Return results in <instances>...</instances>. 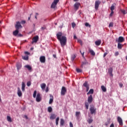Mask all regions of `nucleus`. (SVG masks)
Instances as JSON below:
<instances>
[{
    "mask_svg": "<svg viewBox=\"0 0 127 127\" xmlns=\"http://www.w3.org/2000/svg\"><path fill=\"white\" fill-rule=\"evenodd\" d=\"M57 38L60 42L62 47L64 48V46L67 44V38L64 36H62V32H59L57 35Z\"/></svg>",
    "mask_w": 127,
    "mask_h": 127,
    "instance_id": "1",
    "label": "nucleus"
},
{
    "mask_svg": "<svg viewBox=\"0 0 127 127\" xmlns=\"http://www.w3.org/2000/svg\"><path fill=\"white\" fill-rule=\"evenodd\" d=\"M80 53L84 59V61L82 62V64H81V67H85V66H87V65H90V63L87 62V60H86V59H85V57H84V52L83 53H81L80 52Z\"/></svg>",
    "mask_w": 127,
    "mask_h": 127,
    "instance_id": "2",
    "label": "nucleus"
},
{
    "mask_svg": "<svg viewBox=\"0 0 127 127\" xmlns=\"http://www.w3.org/2000/svg\"><path fill=\"white\" fill-rule=\"evenodd\" d=\"M59 2V0H54L53 2L52 3L51 5V8H54V9H56L57 8V4Z\"/></svg>",
    "mask_w": 127,
    "mask_h": 127,
    "instance_id": "3",
    "label": "nucleus"
},
{
    "mask_svg": "<svg viewBox=\"0 0 127 127\" xmlns=\"http://www.w3.org/2000/svg\"><path fill=\"white\" fill-rule=\"evenodd\" d=\"M89 110L90 114H91V115H96V113L97 112V108H95V106H91Z\"/></svg>",
    "mask_w": 127,
    "mask_h": 127,
    "instance_id": "4",
    "label": "nucleus"
},
{
    "mask_svg": "<svg viewBox=\"0 0 127 127\" xmlns=\"http://www.w3.org/2000/svg\"><path fill=\"white\" fill-rule=\"evenodd\" d=\"M15 28L16 29H18L19 30V29L22 28V26L20 24L19 21H17L16 22V24L15 25Z\"/></svg>",
    "mask_w": 127,
    "mask_h": 127,
    "instance_id": "5",
    "label": "nucleus"
},
{
    "mask_svg": "<svg viewBox=\"0 0 127 127\" xmlns=\"http://www.w3.org/2000/svg\"><path fill=\"white\" fill-rule=\"evenodd\" d=\"M67 92V89H66V87L63 86L61 90V95L62 96H64Z\"/></svg>",
    "mask_w": 127,
    "mask_h": 127,
    "instance_id": "6",
    "label": "nucleus"
},
{
    "mask_svg": "<svg viewBox=\"0 0 127 127\" xmlns=\"http://www.w3.org/2000/svg\"><path fill=\"white\" fill-rule=\"evenodd\" d=\"M124 41H125V38L122 36L119 37L118 39L116 40V42H118V43H122Z\"/></svg>",
    "mask_w": 127,
    "mask_h": 127,
    "instance_id": "7",
    "label": "nucleus"
},
{
    "mask_svg": "<svg viewBox=\"0 0 127 127\" xmlns=\"http://www.w3.org/2000/svg\"><path fill=\"white\" fill-rule=\"evenodd\" d=\"M45 61H46L45 56H42L40 57V62L41 63H45Z\"/></svg>",
    "mask_w": 127,
    "mask_h": 127,
    "instance_id": "8",
    "label": "nucleus"
},
{
    "mask_svg": "<svg viewBox=\"0 0 127 127\" xmlns=\"http://www.w3.org/2000/svg\"><path fill=\"white\" fill-rule=\"evenodd\" d=\"M100 4L101 2L100 1H95V7L96 10H97V9L99 8V6L100 5Z\"/></svg>",
    "mask_w": 127,
    "mask_h": 127,
    "instance_id": "9",
    "label": "nucleus"
},
{
    "mask_svg": "<svg viewBox=\"0 0 127 127\" xmlns=\"http://www.w3.org/2000/svg\"><path fill=\"white\" fill-rule=\"evenodd\" d=\"M79 6H80V3L79 2H76L74 4V9L75 10H77V9H79Z\"/></svg>",
    "mask_w": 127,
    "mask_h": 127,
    "instance_id": "10",
    "label": "nucleus"
},
{
    "mask_svg": "<svg viewBox=\"0 0 127 127\" xmlns=\"http://www.w3.org/2000/svg\"><path fill=\"white\" fill-rule=\"evenodd\" d=\"M117 121H118V123H119V125H120V126H123V119H122L121 117H118L117 118Z\"/></svg>",
    "mask_w": 127,
    "mask_h": 127,
    "instance_id": "11",
    "label": "nucleus"
},
{
    "mask_svg": "<svg viewBox=\"0 0 127 127\" xmlns=\"http://www.w3.org/2000/svg\"><path fill=\"white\" fill-rule=\"evenodd\" d=\"M38 39H39V37L38 36H36L33 38V41L32 42V44H33L34 42H37L38 41Z\"/></svg>",
    "mask_w": 127,
    "mask_h": 127,
    "instance_id": "12",
    "label": "nucleus"
},
{
    "mask_svg": "<svg viewBox=\"0 0 127 127\" xmlns=\"http://www.w3.org/2000/svg\"><path fill=\"white\" fill-rule=\"evenodd\" d=\"M17 95L18 97H21L22 96V93L21 92V90H20V88L19 87L17 88Z\"/></svg>",
    "mask_w": 127,
    "mask_h": 127,
    "instance_id": "13",
    "label": "nucleus"
},
{
    "mask_svg": "<svg viewBox=\"0 0 127 127\" xmlns=\"http://www.w3.org/2000/svg\"><path fill=\"white\" fill-rule=\"evenodd\" d=\"M108 73L111 77H113V76H114L113 74V68L110 67L108 69Z\"/></svg>",
    "mask_w": 127,
    "mask_h": 127,
    "instance_id": "14",
    "label": "nucleus"
},
{
    "mask_svg": "<svg viewBox=\"0 0 127 127\" xmlns=\"http://www.w3.org/2000/svg\"><path fill=\"white\" fill-rule=\"evenodd\" d=\"M37 102H40L41 101V97L40 96V93H38L36 98Z\"/></svg>",
    "mask_w": 127,
    "mask_h": 127,
    "instance_id": "15",
    "label": "nucleus"
},
{
    "mask_svg": "<svg viewBox=\"0 0 127 127\" xmlns=\"http://www.w3.org/2000/svg\"><path fill=\"white\" fill-rule=\"evenodd\" d=\"M56 117H57V115L55 114H52L51 115V116L50 117V120H55L56 119Z\"/></svg>",
    "mask_w": 127,
    "mask_h": 127,
    "instance_id": "16",
    "label": "nucleus"
},
{
    "mask_svg": "<svg viewBox=\"0 0 127 127\" xmlns=\"http://www.w3.org/2000/svg\"><path fill=\"white\" fill-rule=\"evenodd\" d=\"M92 102H93V97L92 96V95H91L88 98V102L89 104H91Z\"/></svg>",
    "mask_w": 127,
    "mask_h": 127,
    "instance_id": "17",
    "label": "nucleus"
},
{
    "mask_svg": "<svg viewBox=\"0 0 127 127\" xmlns=\"http://www.w3.org/2000/svg\"><path fill=\"white\" fill-rule=\"evenodd\" d=\"M18 32H19V30L16 29V30L13 32V35L16 36L18 34Z\"/></svg>",
    "mask_w": 127,
    "mask_h": 127,
    "instance_id": "18",
    "label": "nucleus"
},
{
    "mask_svg": "<svg viewBox=\"0 0 127 127\" xmlns=\"http://www.w3.org/2000/svg\"><path fill=\"white\" fill-rule=\"evenodd\" d=\"M21 90L22 92H24V91H25V83L23 82H22Z\"/></svg>",
    "mask_w": 127,
    "mask_h": 127,
    "instance_id": "19",
    "label": "nucleus"
},
{
    "mask_svg": "<svg viewBox=\"0 0 127 127\" xmlns=\"http://www.w3.org/2000/svg\"><path fill=\"white\" fill-rule=\"evenodd\" d=\"M101 43H102V41L100 40L95 42V44L97 45V46H100V45H101Z\"/></svg>",
    "mask_w": 127,
    "mask_h": 127,
    "instance_id": "20",
    "label": "nucleus"
},
{
    "mask_svg": "<svg viewBox=\"0 0 127 127\" xmlns=\"http://www.w3.org/2000/svg\"><path fill=\"white\" fill-rule=\"evenodd\" d=\"M50 100H49V104H50V105H51V104L52 103H53L54 98H53V96L52 95H50Z\"/></svg>",
    "mask_w": 127,
    "mask_h": 127,
    "instance_id": "21",
    "label": "nucleus"
},
{
    "mask_svg": "<svg viewBox=\"0 0 127 127\" xmlns=\"http://www.w3.org/2000/svg\"><path fill=\"white\" fill-rule=\"evenodd\" d=\"M65 124V121H64V120L63 119H61L60 121V126L63 127V126H64Z\"/></svg>",
    "mask_w": 127,
    "mask_h": 127,
    "instance_id": "22",
    "label": "nucleus"
},
{
    "mask_svg": "<svg viewBox=\"0 0 127 127\" xmlns=\"http://www.w3.org/2000/svg\"><path fill=\"white\" fill-rule=\"evenodd\" d=\"M46 87V84L42 83L41 84V88L42 90H43V91H44V90H45V87Z\"/></svg>",
    "mask_w": 127,
    "mask_h": 127,
    "instance_id": "23",
    "label": "nucleus"
},
{
    "mask_svg": "<svg viewBox=\"0 0 127 127\" xmlns=\"http://www.w3.org/2000/svg\"><path fill=\"white\" fill-rule=\"evenodd\" d=\"M25 68H27V69H28L29 71H31V70H32V67H31V66L28 64L25 65Z\"/></svg>",
    "mask_w": 127,
    "mask_h": 127,
    "instance_id": "24",
    "label": "nucleus"
},
{
    "mask_svg": "<svg viewBox=\"0 0 127 127\" xmlns=\"http://www.w3.org/2000/svg\"><path fill=\"white\" fill-rule=\"evenodd\" d=\"M89 53L90 54H91L93 56H95L96 55V53H95V52L92 49L89 50Z\"/></svg>",
    "mask_w": 127,
    "mask_h": 127,
    "instance_id": "25",
    "label": "nucleus"
},
{
    "mask_svg": "<svg viewBox=\"0 0 127 127\" xmlns=\"http://www.w3.org/2000/svg\"><path fill=\"white\" fill-rule=\"evenodd\" d=\"M123 46H124V45H122V44H121V43H118V49H122V48H123Z\"/></svg>",
    "mask_w": 127,
    "mask_h": 127,
    "instance_id": "26",
    "label": "nucleus"
},
{
    "mask_svg": "<svg viewBox=\"0 0 127 127\" xmlns=\"http://www.w3.org/2000/svg\"><path fill=\"white\" fill-rule=\"evenodd\" d=\"M16 67H17V70H19V69H20V68H21V64H20L19 63H17Z\"/></svg>",
    "mask_w": 127,
    "mask_h": 127,
    "instance_id": "27",
    "label": "nucleus"
},
{
    "mask_svg": "<svg viewBox=\"0 0 127 127\" xmlns=\"http://www.w3.org/2000/svg\"><path fill=\"white\" fill-rule=\"evenodd\" d=\"M115 7H116V5L115 4H113L111 5V8H110L111 11H113L115 10Z\"/></svg>",
    "mask_w": 127,
    "mask_h": 127,
    "instance_id": "28",
    "label": "nucleus"
},
{
    "mask_svg": "<svg viewBox=\"0 0 127 127\" xmlns=\"http://www.w3.org/2000/svg\"><path fill=\"white\" fill-rule=\"evenodd\" d=\"M101 89L103 92H107V88L104 85L101 86Z\"/></svg>",
    "mask_w": 127,
    "mask_h": 127,
    "instance_id": "29",
    "label": "nucleus"
},
{
    "mask_svg": "<svg viewBox=\"0 0 127 127\" xmlns=\"http://www.w3.org/2000/svg\"><path fill=\"white\" fill-rule=\"evenodd\" d=\"M59 123V117H57L56 119V125L58 126Z\"/></svg>",
    "mask_w": 127,
    "mask_h": 127,
    "instance_id": "30",
    "label": "nucleus"
},
{
    "mask_svg": "<svg viewBox=\"0 0 127 127\" xmlns=\"http://www.w3.org/2000/svg\"><path fill=\"white\" fill-rule=\"evenodd\" d=\"M80 116V112H76L75 113V117L77 119H79V116Z\"/></svg>",
    "mask_w": 127,
    "mask_h": 127,
    "instance_id": "31",
    "label": "nucleus"
},
{
    "mask_svg": "<svg viewBox=\"0 0 127 127\" xmlns=\"http://www.w3.org/2000/svg\"><path fill=\"white\" fill-rule=\"evenodd\" d=\"M48 112L49 113H51V112H52V107H51V106L48 107Z\"/></svg>",
    "mask_w": 127,
    "mask_h": 127,
    "instance_id": "32",
    "label": "nucleus"
},
{
    "mask_svg": "<svg viewBox=\"0 0 127 127\" xmlns=\"http://www.w3.org/2000/svg\"><path fill=\"white\" fill-rule=\"evenodd\" d=\"M7 120L8 122H9L10 123H11V118H10V116H7Z\"/></svg>",
    "mask_w": 127,
    "mask_h": 127,
    "instance_id": "33",
    "label": "nucleus"
},
{
    "mask_svg": "<svg viewBox=\"0 0 127 127\" xmlns=\"http://www.w3.org/2000/svg\"><path fill=\"white\" fill-rule=\"evenodd\" d=\"M89 94H94V90L93 89H90L89 91L87 93V95H89Z\"/></svg>",
    "mask_w": 127,
    "mask_h": 127,
    "instance_id": "34",
    "label": "nucleus"
},
{
    "mask_svg": "<svg viewBox=\"0 0 127 127\" xmlns=\"http://www.w3.org/2000/svg\"><path fill=\"white\" fill-rule=\"evenodd\" d=\"M75 58H76V56H75V55H73L72 56H71V61H74V59H75Z\"/></svg>",
    "mask_w": 127,
    "mask_h": 127,
    "instance_id": "35",
    "label": "nucleus"
},
{
    "mask_svg": "<svg viewBox=\"0 0 127 127\" xmlns=\"http://www.w3.org/2000/svg\"><path fill=\"white\" fill-rule=\"evenodd\" d=\"M121 12L123 14H127V10H121Z\"/></svg>",
    "mask_w": 127,
    "mask_h": 127,
    "instance_id": "36",
    "label": "nucleus"
},
{
    "mask_svg": "<svg viewBox=\"0 0 127 127\" xmlns=\"http://www.w3.org/2000/svg\"><path fill=\"white\" fill-rule=\"evenodd\" d=\"M37 92L36 91V90H35L34 91V93L33 94V98H36V94H37Z\"/></svg>",
    "mask_w": 127,
    "mask_h": 127,
    "instance_id": "37",
    "label": "nucleus"
},
{
    "mask_svg": "<svg viewBox=\"0 0 127 127\" xmlns=\"http://www.w3.org/2000/svg\"><path fill=\"white\" fill-rule=\"evenodd\" d=\"M22 59H23V60H28V56L22 57Z\"/></svg>",
    "mask_w": 127,
    "mask_h": 127,
    "instance_id": "38",
    "label": "nucleus"
},
{
    "mask_svg": "<svg viewBox=\"0 0 127 127\" xmlns=\"http://www.w3.org/2000/svg\"><path fill=\"white\" fill-rule=\"evenodd\" d=\"M85 108L87 110H88V109H89V103H85Z\"/></svg>",
    "mask_w": 127,
    "mask_h": 127,
    "instance_id": "39",
    "label": "nucleus"
},
{
    "mask_svg": "<svg viewBox=\"0 0 127 127\" xmlns=\"http://www.w3.org/2000/svg\"><path fill=\"white\" fill-rule=\"evenodd\" d=\"M83 86L85 87H88L89 85L88 84V83L87 82H85L84 84H83Z\"/></svg>",
    "mask_w": 127,
    "mask_h": 127,
    "instance_id": "40",
    "label": "nucleus"
},
{
    "mask_svg": "<svg viewBox=\"0 0 127 127\" xmlns=\"http://www.w3.org/2000/svg\"><path fill=\"white\" fill-rule=\"evenodd\" d=\"M31 85V82H30V81H28V82H27V86L28 87H29Z\"/></svg>",
    "mask_w": 127,
    "mask_h": 127,
    "instance_id": "41",
    "label": "nucleus"
},
{
    "mask_svg": "<svg viewBox=\"0 0 127 127\" xmlns=\"http://www.w3.org/2000/svg\"><path fill=\"white\" fill-rule=\"evenodd\" d=\"M93 122V120L92 119H88V123L89 124H92Z\"/></svg>",
    "mask_w": 127,
    "mask_h": 127,
    "instance_id": "42",
    "label": "nucleus"
},
{
    "mask_svg": "<svg viewBox=\"0 0 127 127\" xmlns=\"http://www.w3.org/2000/svg\"><path fill=\"white\" fill-rule=\"evenodd\" d=\"M114 26V23L113 22H111L109 24V27H113Z\"/></svg>",
    "mask_w": 127,
    "mask_h": 127,
    "instance_id": "43",
    "label": "nucleus"
},
{
    "mask_svg": "<svg viewBox=\"0 0 127 127\" xmlns=\"http://www.w3.org/2000/svg\"><path fill=\"white\" fill-rule=\"evenodd\" d=\"M71 25H72V27L74 28V27L76 26V24H75V23H72Z\"/></svg>",
    "mask_w": 127,
    "mask_h": 127,
    "instance_id": "44",
    "label": "nucleus"
},
{
    "mask_svg": "<svg viewBox=\"0 0 127 127\" xmlns=\"http://www.w3.org/2000/svg\"><path fill=\"white\" fill-rule=\"evenodd\" d=\"M85 26H89V27H90L91 25H90V24H89L88 23H85Z\"/></svg>",
    "mask_w": 127,
    "mask_h": 127,
    "instance_id": "45",
    "label": "nucleus"
},
{
    "mask_svg": "<svg viewBox=\"0 0 127 127\" xmlns=\"http://www.w3.org/2000/svg\"><path fill=\"white\" fill-rule=\"evenodd\" d=\"M107 55H108V53H105L103 55L104 58H105Z\"/></svg>",
    "mask_w": 127,
    "mask_h": 127,
    "instance_id": "46",
    "label": "nucleus"
},
{
    "mask_svg": "<svg viewBox=\"0 0 127 127\" xmlns=\"http://www.w3.org/2000/svg\"><path fill=\"white\" fill-rule=\"evenodd\" d=\"M114 14V11H111V13L110 14V16H113V15Z\"/></svg>",
    "mask_w": 127,
    "mask_h": 127,
    "instance_id": "47",
    "label": "nucleus"
},
{
    "mask_svg": "<svg viewBox=\"0 0 127 127\" xmlns=\"http://www.w3.org/2000/svg\"><path fill=\"white\" fill-rule=\"evenodd\" d=\"M69 127H73V124H72V122L69 123Z\"/></svg>",
    "mask_w": 127,
    "mask_h": 127,
    "instance_id": "48",
    "label": "nucleus"
},
{
    "mask_svg": "<svg viewBox=\"0 0 127 127\" xmlns=\"http://www.w3.org/2000/svg\"><path fill=\"white\" fill-rule=\"evenodd\" d=\"M76 70L77 73H80V68H76Z\"/></svg>",
    "mask_w": 127,
    "mask_h": 127,
    "instance_id": "49",
    "label": "nucleus"
},
{
    "mask_svg": "<svg viewBox=\"0 0 127 127\" xmlns=\"http://www.w3.org/2000/svg\"><path fill=\"white\" fill-rule=\"evenodd\" d=\"M21 23H22V24H25L26 22L25 20H23L21 21Z\"/></svg>",
    "mask_w": 127,
    "mask_h": 127,
    "instance_id": "50",
    "label": "nucleus"
},
{
    "mask_svg": "<svg viewBox=\"0 0 127 127\" xmlns=\"http://www.w3.org/2000/svg\"><path fill=\"white\" fill-rule=\"evenodd\" d=\"M118 55H119V52H116L115 53V56H118Z\"/></svg>",
    "mask_w": 127,
    "mask_h": 127,
    "instance_id": "51",
    "label": "nucleus"
},
{
    "mask_svg": "<svg viewBox=\"0 0 127 127\" xmlns=\"http://www.w3.org/2000/svg\"><path fill=\"white\" fill-rule=\"evenodd\" d=\"M86 92H88V91H89V89H90V88L89 87V86L86 87Z\"/></svg>",
    "mask_w": 127,
    "mask_h": 127,
    "instance_id": "52",
    "label": "nucleus"
},
{
    "mask_svg": "<svg viewBox=\"0 0 127 127\" xmlns=\"http://www.w3.org/2000/svg\"><path fill=\"white\" fill-rule=\"evenodd\" d=\"M73 39H77V36H76L75 35H74V36H73Z\"/></svg>",
    "mask_w": 127,
    "mask_h": 127,
    "instance_id": "53",
    "label": "nucleus"
},
{
    "mask_svg": "<svg viewBox=\"0 0 127 127\" xmlns=\"http://www.w3.org/2000/svg\"><path fill=\"white\" fill-rule=\"evenodd\" d=\"M24 118H25V119H26V120H28V117H27V116L25 115V116H24Z\"/></svg>",
    "mask_w": 127,
    "mask_h": 127,
    "instance_id": "54",
    "label": "nucleus"
},
{
    "mask_svg": "<svg viewBox=\"0 0 127 127\" xmlns=\"http://www.w3.org/2000/svg\"><path fill=\"white\" fill-rule=\"evenodd\" d=\"M25 54H27V55H29V53L28 52H25Z\"/></svg>",
    "mask_w": 127,
    "mask_h": 127,
    "instance_id": "55",
    "label": "nucleus"
},
{
    "mask_svg": "<svg viewBox=\"0 0 127 127\" xmlns=\"http://www.w3.org/2000/svg\"><path fill=\"white\" fill-rule=\"evenodd\" d=\"M110 127H115L114 124H112Z\"/></svg>",
    "mask_w": 127,
    "mask_h": 127,
    "instance_id": "56",
    "label": "nucleus"
},
{
    "mask_svg": "<svg viewBox=\"0 0 127 127\" xmlns=\"http://www.w3.org/2000/svg\"><path fill=\"white\" fill-rule=\"evenodd\" d=\"M48 91H49L48 87H47L46 88V93H47V92H48Z\"/></svg>",
    "mask_w": 127,
    "mask_h": 127,
    "instance_id": "57",
    "label": "nucleus"
},
{
    "mask_svg": "<svg viewBox=\"0 0 127 127\" xmlns=\"http://www.w3.org/2000/svg\"><path fill=\"white\" fill-rule=\"evenodd\" d=\"M53 56L54 58H57L56 57V55H55V54H54V55H53Z\"/></svg>",
    "mask_w": 127,
    "mask_h": 127,
    "instance_id": "58",
    "label": "nucleus"
},
{
    "mask_svg": "<svg viewBox=\"0 0 127 127\" xmlns=\"http://www.w3.org/2000/svg\"><path fill=\"white\" fill-rule=\"evenodd\" d=\"M120 87H121V88H122V87H123V84H122V83H120Z\"/></svg>",
    "mask_w": 127,
    "mask_h": 127,
    "instance_id": "59",
    "label": "nucleus"
},
{
    "mask_svg": "<svg viewBox=\"0 0 127 127\" xmlns=\"http://www.w3.org/2000/svg\"><path fill=\"white\" fill-rule=\"evenodd\" d=\"M32 14H30V17H28V20H30V17L31 16Z\"/></svg>",
    "mask_w": 127,
    "mask_h": 127,
    "instance_id": "60",
    "label": "nucleus"
},
{
    "mask_svg": "<svg viewBox=\"0 0 127 127\" xmlns=\"http://www.w3.org/2000/svg\"><path fill=\"white\" fill-rule=\"evenodd\" d=\"M41 29L42 30H44V29H45V28H44V27H42L41 28Z\"/></svg>",
    "mask_w": 127,
    "mask_h": 127,
    "instance_id": "61",
    "label": "nucleus"
},
{
    "mask_svg": "<svg viewBox=\"0 0 127 127\" xmlns=\"http://www.w3.org/2000/svg\"><path fill=\"white\" fill-rule=\"evenodd\" d=\"M18 36H22V35L21 34H18Z\"/></svg>",
    "mask_w": 127,
    "mask_h": 127,
    "instance_id": "62",
    "label": "nucleus"
},
{
    "mask_svg": "<svg viewBox=\"0 0 127 127\" xmlns=\"http://www.w3.org/2000/svg\"><path fill=\"white\" fill-rule=\"evenodd\" d=\"M105 126H108V123H106L105 124Z\"/></svg>",
    "mask_w": 127,
    "mask_h": 127,
    "instance_id": "63",
    "label": "nucleus"
},
{
    "mask_svg": "<svg viewBox=\"0 0 127 127\" xmlns=\"http://www.w3.org/2000/svg\"><path fill=\"white\" fill-rule=\"evenodd\" d=\"M30 50H33V48H31Z\"/></svg>",
    "mask_w": 127,
    "mask_h": 127,
    "instance_id": "64",
    "label": "nucleus"
}]
</instances>
